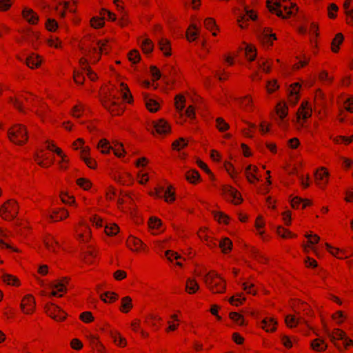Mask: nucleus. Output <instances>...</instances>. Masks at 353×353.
Instances as JSON below:
<instances>
[{"mask_svg":"<svg viewBox=\"0 0 353 353\" xmlns=\"http://www.w3.org/2000/svg\"><path fill=\"white\" fill-rule=\"evenodd\" d=\"M41 33L38 31L30 29L28 32V39L34 47L38 46V41L40 40Z\"/></svg>","mask_w":353,"mask_h":353,"instance_id":"31","label":"nucleus"},{"mask_svg":"<svg viewBox=\"0 0 353 353\" xmlns=\"http://www.w3.org/2000/svg\"><path fill=\"white\" fill-rule=\"evenodd\" d=\"M111 337L114 342L118 345L124 346L125 345V340L120 336V334L116 332H110Z\"/></svg>","mask_w":353,"mask_h":353,"instance_id":"51","label":"nucleus"},{"mask_svg":"<svg viewBox=\"0 0 353 353\" xmlns=\"http://www.w3.org/2000/svg\"><path fill=\"white\" fill-rule=\"evenodd\" d=\"M45 147L49 151L54 152L59 158L57 164L61 170H65L68 168L70 164L68 156L60 148L57 147L53 141L46 140Z\"/></svg>","mask_w":353,"mask_h":353,"instance_id":"4","label":"nucleus"},{"mask_svg":"<svg viewBox=\"0 0 353 353\" xmlns=\"http://www.w3.org/2000/svg\"><path fill=\"white\" fill-rule=\"evenodd\" d=\"M288 106L284 102H279L276 106V112L279 117V125L281 128H285L288 125L287 122L283 121L288 115Z\"/></svg>","mask_w":353,"mask_h":353,"instance_id":"18","label":"nucleus"},{"mask_svg":"<svg viewBox=\"0 0 353 353\" xmlns=\"http://www.w3.org/2000/svg\"><path fill=\"white\" fill-rule=\"evenodd\" d=\"M97 146L99 148H101L103 153L109 152L110 150H112L116 156L120 157L122 155L119 149L113 148L105 139L101 140Z\"/></svg>","mask_w":353,"mask_h":353,"instance_id":"26","label":"nucleus"},{"mask_svg":"<svg viewBox=\"0 0 353 353\" xmlns=\"http://www.w3.org/2000/svg\"><path fill=\"white\" fill-rule=\"evenodd\" d=\"M8 233L0 228V247L1 248L12 249L14 252H18V250L13 249L11 245L6 241L8 239Z\"/></svg>","mask_w":353,"mask_h":353,"instance_id":"29","label":"nucleus"},{"mask_svg":"<svg viewBox=\"0 0 353 353\" xmlns=\"http://www.w3.org/2000/svg\"><path fill=\"white\" fill-rule=\"evenodd\" d=\"M145 105H146L147 108L152 112H154L157 111V110L159 109L158 103L152 99L145 97Z\"/></svg>","mask_w":353,"mask_h":353,"instance_id":"45","label":"nucleus"},{"mask_svg":"<svg viewBox=\"0 0 353 353\" xmlns=\"http://www.w3.org/2000/svg\"><path fill=\"white\" fill-rule=\"evenodd\" d=\"M185 177L188 181L194 183L199 180L200 175L197 171L192 170L186 172Z\"/></svg>","mask_w":353,"mask_h":353,"instance_id":"46","label":"nucleus"},{"mask_svg":"<svg viewBox=\"0 0 353 353\" xmlns=\"http://www.w3.org/2000/svg\"><path fill=\"white\" fill-rule=\"evenodd\" d=\"M171 190L172 187H168L163 195L167 202L173 201L175 199L174 193Z\"/></svg>","mask_w":353,"mask_h":353,"instance_id":"56","label":"nucleus"},{"mask_svg":"<svg viewBox=\"0 0 353 353\" xmlns=\"http://www.w3.org/2000/svg\"><path fill=\"white\" fill-rule=\"evenodd\" d=\"M343 41V36L341 33H339L336 35L335 38L333 39L332 45V50L336 52L339 49V45Z\"/></svg>","mask_w":353,"mask_h":353,"instance_id":"48","label":"nucleus"},{"mask_svg":"<svg viewBox=\"0 0 353 353\" xmlns=\"http://www.w3.org/2000/svg\"><path fill=\"white\" fill-rule=\"evenodd\" d=\"M34 161L39 166L44 168H49L54 163V159L49 153L45 152L43 148L39 149L36 152Z\"/></svg>","mask_w":353,"mask_h":353,"instance_id":"9","label":"nucleus"},{"mask_svg":"<svg viewBox=\"0 0 353 353\" xmlns=\"http://www.w3.org/2000/svg\"><path fill=\"white\" fill-rule=\"evenodd\" d=\"M245 54L250 61H253L256 57V49L254 47L248 45L245 48Z\"/></svg>","mask_w":353,"mask_h":353,"instance_id":"54","label":"nucleus"},{"mask_svg":"<svg viewBox=\"0 0 353 353\" xmlns=\"http://www.w3.org/2000/svg\"><path fill=\"white\" fill-rule=\"evenodd\" d=\"M185 99L182 94L175 97V106L179 112L181 113L185 108Z\"/></svg>","mask_w":353,"mask_h":353,"instance_id":"42","label":"nucleus"},{"mask_svg":"<svg viewBox=\"0 0 353 353\" xmlns=\"http://www.w3.org/2000/svg\"><path fill=\"white\" fill-rule=\"evenodd\" d=\"M21 310L26 314H32L34 312L35 301L32 295L27 294L22 299Z\"/></svg>","mask_w":353,"mask_h":353,"instance_id":"14","label":"nucleus"},{"mask_svg":"<svg viewBox=\"0 0 353 353\" xmlns=\"http://www.w3.org/2000/svg\"><path fill=\"white\" fill-rule=\"evenodd\" d=\"M159 46L160 50L164 53L165 56H170V46L168 40L164 38H161L159 40Z\"/></svg>","mask_w":353,"mask_h":353,"instance_id":"33","label":"nucleus"},{"mask_svg":"<svg viewBox=\"0 0 353 353\" xmlns=\"http://www.w3.org/2000/svg\"><path fill=\"white\" fill-rule=\"evenodd\" d=\"M75 237L81 249L85 251L88 241V224L85 219H81L75 228Z\"/></svg>","mask_w":353,"mask_h":353,"instance_id":"6","label":"nucleus"},{"mask_svg":"<svg viewBox=\"0 0 353 353\" xmlns=\"http://www.w3.org/2000/svg\"><path fill=\"white\" fill-rule=\"evenodd\" d=\"M77 48L82 55L79 58L80 70H75L74 72V81L77 84H82L85 80V75H88V63L86 58L87 53V41L81 40L77 44Z\"/></svg>","mask_w":353,"mask_h":353,"instance_id":"2","label":"nucleus"},{"mask_svg":"<svg viewBox=\"0 0 353 353\" xmlns=\"http://www.w3.org/2000/svg\"><path fill=\"white\" fill-rule=\"evenodd\" d=\"M230 317L234 322H235L236 324L239 325H242L244 324V319L243 316H241L237 312H230Z\"/></svg>","mask_w":353,"mask_h":353,"instance_id":"52","label":"nucleus"},{"mask_svg":"<svg viewBox=\"0 0 353 353\" xmlns=\"http://www.w3.org/2000/svg\"><path fill=\"white\" fill-rule=\"evenodd\" d=\"M187 142L183 138H180L178 140H176L172 143V148L174 150H179L187 145Z\"/></svg>","mask_w":353,"mask_h":353,"instance_id":"55","label":"nucleus"},{"mask_svg":"<svg viewBox=\"0 0 353 353\" xmlns=\"http://www.w3.org/2000/svg\"><path fill=\"white\" fill-rule=\"evenodd\" d=\"M120 87H121V94L123 99L127 102H130L132 100V97L131 94H130V90H129L128 88L123 83H121Z\"/></svg>","mask_w":353,"mask_h":353,"instance_id":"44","label":"nucleus"},{"mask_svg":"<svg viewBox=\"0 0 353 353\" xmlns=\"http://www.w3.org/2000/svg\"><path fill=\"white\" fill-rule=\"evenodd\" d=\"M259 37L261 40H263L264 42L272 43L273 40L276 39V36L274 34H272L270 32L268 29L263 30L260 34Z\"/></svg>","mask_w":353,"mask_h":353,"instance_id":"32","label":"nucleus"},{"mask_svg":"<svg viewBox=\"0 0 353 353\" xmlns=\"http://www.w3.org/2000/svg\"><path fill=\"white\" fill-rule=\"evenodd\" d=\"M148 224L151 229H157L161 225V221L156 217H151Z\"/></svg>","mask_w":353,"mask_h":353,"instance_id":"64","label":"nucleus"},{"mask_svg":"<svg viewBox=\"0 0 353 353\" xmlns=\"http://www.w3.org/2000/svg\"><path fill=\"white\" fill-rule=\"evenodd\" d=\"M223 193L230 197L235 204H238L241 201V197L237 190L234 188L227 185L223 188Z\"/></svg>","mask_w":353,"mask_h":353,"instance_id":"22","label":"nucleus"},{"mask_svg":"<svg viewBox=\"0 0 353 353\" xmlns=\"http://www.w3.org/2000/svg\"><path fill=\"white\" fill-rule=\"evenodd\" d=\"M301 85L299 83H295L292 85L290 90V100L295 103L298 100V94Z\"/></svg>","mask_w":353,"mask_h":353,"instance_id":"36","label":"nucleus"},{"mask_svg":"<svg viewBox=\"0 0 353 353\" xmlns=\"http://www.w3.org/2000/svg\"><path fill=\"white\" fill-rule=\"evenodd\" d=\"M43 61V57L36 53H31L28 56L26 60V63L28 67L31 69L39 68Z\"/></svg>","mask_w":353,"mask_h":353,"instance_id":"19","label":"nucleus"},{"mask_svg":"<svg viewBox=\"0 0 353 353\" xmlns=\"http://www.w3.org/2000/svg\"><path fill=\"white\" fill-rule=\"evenodd\" d=\"M84 145V140L81 138H79L73 142L72 147L74 150H80V157L84 161L85 163L88 165V152L87 147H85Z\"/></svg>","mask_w":353,"mask_h":353,"instance_id":"17","label":"nucleus"},{"mask_svg":"<svg viewBox=\"0 0 353 353\" xmlns=\"http://www.w3.org/2000/svg\"><path fill=\"white\" fill-rule=\"evenodd\" d=\"M153 127L157 133L159 134H165L170 130V125L163 119H159L158 121L154 123Z\"/></svg>","mask_w":353,"mask_h":353,"instance_id":"23","label":"nucleus"},{"mask_svg":"<svg viewBox=\"0 0 353 353\" xmlns=\"http://www.w3.org/2000/svg\"><path fill=\"white\" fill-rule=\"evenodd\" d=\"M214 218L219 221L224 223H228L229 217L225 214L220 212H214Z\"/></svg>","mask_w":353,"mask_h":353,"instance_id":"63","label":"nucleus"},{"mask_svg":"<svg viewBox=\"0 0 353 353\" xmlns=\"http://www.w3.org/2000/svg\"><path fill=\"white\" fill-rule=\"evenodd\" d=\"M311 108L308 107L307 103H302L297 112V120L300 122L301 119L305 120L311 116Z\"/></svg>","mask_w":353,"mask_h":353,"instance_id":"25","label":"nucleus"},{"mask_svg":"<svg viewBox=\"0 0 353 353\" xmlns=\"http://www.w3.org/2000/svg\"><path fill=\"white\" fill-rule=\"evenodd\" d=\"M60 199L61 201L66 205H73L75 204L74 197L68 192H62L60 194Z\"/></svg>","mask_w":353,"mask_h":353,"instance_id":"39","label":"nucleus"},{"mask_svg":"<svg viewBox=\"0 0 353 353\" xmlns=\"http://www.w3.org/2000/svg\"><path fill=\"white\" fill-rule=\"evenodd\" d=\"M219 247L223 253H228L232 248V243L228 238H225L219 242Z\"/></svg>","mask_w":353,"mask_h":353,"instance_id":"40","label":"nucleus"},{"mask_svg":"<svg viewBox=\"0 0 353 353\" xmlns=\"http://www.w3.org/2000/svg\"><path fill=\"white\" fill-rule=\"evenodd\" d=\"M1 278L2 281L8 285L19 287L21 285L19 279L12 274L3 273Z\"/></svg>","mask_w":353,"mask_h":353,"instance_id":"24","label":"nucleus"},{"mask_svg":"<svg viewBox=\"0 0 353 353\" xmlns=\"http://www.w3.org/2000/svg\"><path fill=\"white\" fill-rule=\"evenodd\" d=\"M76 184L77 185L83 190H88V181L85 178H79L76 180Z\"/></svg>","mask_w":353,"mask_h":353,"instance_id":"60","label":"nucleus"},{"mask_svg":"<svg viewBox=\"0 0 353 353\" xmlns=\"http://www.w3.org/2000/svg\"><path fill=\"white\" fill-rule=\"evenodd\" d=\"M141 47L145 53H150L152 51L153 44L149 39H144L141 41Z\"/></svg>","mask_w":353,"mask_h":353,"instance_id":"50","label":"nucleus"},{"mask_svg":"<svg viewBox=\"0 0 353 353\" xmlns=\"http://www.w3.org/2000/svg\"><path fill=\"white\" fill-rule=\"evenodd\" d=\"M267 6L271 12L276 13L277 16L283 18H286L287 17H289L291 14H292V9H294L296 11H297L296 6L291 3V8H288L287 6H283V9L286 11L287 15L285 16L283 14L282 10H281V8L282 6L281 3V0H268Z\"/></svg>","mask_w":353,"mask_h":353,"instance_id":"7","label":"nucleus"},{"mask_svg":"<svg viewBox=\"0 0 353 353\" xmlns=\"http://www.w3.org/2000/svg\"><path fill=\"white\" fill-rule=\"evenodd\" d=\"M216 121V127L220 131L223 132L228 129L229 125L222 118H217Z\"/></svg>","mask_w":353,"mask_h":353,"instance_id":"61","label":"nucleus"},{"mask_svg":"<svg viewBox=\"0 0 353 353\" xmlns=\"http://www.w3.org/2000/svg\"><path fill=\"white\" fill-rule=\"evenodd\" d=\"M46 42L47 45L50 48H54L57 50L62 49L63 48V43L60 39L52 35L50 36L46 39Z\"/></svg>","mask_w":353,"mask_h":353,"instance_id":"30","label":"nucleus"},{"mask_svg":"<svg viewBox=\"0 0 353 353\" xmlns=\"http://www.w3.org/2000/svg\"><path fill=\"white\" fill-rule=\"evenodd\" d=\"M105 107L114 115H119L123 111V108L114 101V97L110 98L104 104Z\"/></svg>","mask_w":353,"mask_h":353,"instance_id":"21","label":"nucleus"},{"mask_svg":"<svg viewBox=\"0 0 353 353\" xmlns=\"http://www.w3.org/2000/svg\"><path fill=\"white\" fill-rule=\"evenodd\" d=\"M68 283L67 279L57 280L52 283V292L50 296H62L66 292V285Z\"/></svg>","mask_w":353,"mask_h":353,"instance_id":"15","label":"nucleus"},{"mask_svg":"<svg viewBox=\"0 0 353 353\" xmlns=\"http://www.w3.org/2000/svg\"><path fill=\"white\" fill-rule=\"evenodd\" d=\"M105 232L108 235H114L119 232V227L116 224H110L109 225H105Z\"/></svg>","mask_w":353,"mask_h":353,"instance_id":"58","label":"nucleus"},{"mask_svg":"<svg viewBox=\"0 0 353 353\" xmlns=\"http://www.w3.org/2000/svg\"><path fill=\"white\" fill-rule=\"evenodd\" d=\"M58 23L57 21L52 18H48L45 23L46 29L51 32H55L58 28Z\"/></svg>","mask_w":353,"mask_h":353,"instance_id":"41","label":"nucleus"},{"mask_svg":"<svg viewBox=\"0 0 353 353\" xmlns=\"http://www.w3.org/2000/svg\"><path fill=\"white\" fill-rule=\"evenodd\" d=\"M46 216L53 221H61L69 216V212L64 208L57 207L48 212Z\"/></svg>","mask_w":353,"mask_h":353,"instance_id":"13","label":"nucleus"},{"mask_svg":"<svg viewBox=\"0 0 353 353\" xmlns=\"http://www.w3.org/2000/svg\"><path fill=\"white\" fill-rule=\"evenodd\" d=\"M21 15L23 19L30 25L34 26L39 23V17L37 12L28 7H24Z\"/></svg>","mask_w":353,"mask_h":353,"instance_id":"16","label":"nucleus"},{"mask_svg":"<svg viewBox=\"0 0 353 353\" xmlns=\"http://www.w3.org/2000/svg\"><path fill=\"white\" fill-rule=\"evenodd\" d=\"M263 327L266 330L267 332L274 331L275 330V325L276 324L274 319L267 317L262 321Z\"/></svg>","mask_w":353,"mask_h":353,"instance_id":"35","label":"nucleus"},{"mask_svg":"<svg viewBox=\"0 0 353 353\" xmlns=\"http://www.w3.org/2000/svg\"><path fill=\"white\" fill-rule=\"evenodd\" d=\"M325 332L327 336L329 337L330 341L334 343V345L339 348V346L336 343V340H342L343 341V344L345 347L350 346L352 345L353 342L351 339H348L345 334L341 331L340 330L336 329L334 332L332 333L327 327H325Z\"/></svg>","mask_w":353,"mask_h":353,"instance_id":"11","label":"nucleus"},{"mask_svg":"<svg viewBox=\"0 0 353 353\" xmlns=\"http://www.w3.org/2000/svg\"><path fill=\"white\" fill-rule=\"evenodd\" d=\"M118 298V295L114 292H107L102 296L104 302L114 301Z\"/></svg>","mask_w":353,"mask_h":353,"instance_id":"62","label":"nucleus"},{"mask_svg":"<svg viewBox=\"0 0 353 353\" xmlns=\"http://www.w3.org/2000/svg\"><path fill=\"white\" fill-rule=\"evenodd\" d=\"M13 2V0H0V11H8L11 8Z\"/></svg>","mask_w":353,"mask_h":353,"instance_id":"53","label":"nucleus"},{"mask_svg":"<svg viewBox=\"0 0 353 353\" xmlns=\"http://www.w3.org/2000/svg\"><path fill=\"white\" fill-rule=\"evenodd\" d=\"M10 103L20 112H26V109H30L41 118H42V111L47 108L38 97L29 92H22L11 97Z\"/></svg>","mask_w":353,"mask_h":353,"instance_id":"1","label":"nucleus"},{"mask_svg":"<svg viewBox=\"0 0 353 353\" xmlns=\"http://www.w3.org/2000/svg\"><path fill=\"white\" fill-rule=\"evenodd\" d=\"M256 19V15L252 11L248 9L245 10V13L241 16L238 19V22L239 23V26L241 28H244L246 26V24H244V22L249 20H255Z\"/></svg>","mask_w":353,"mask_h":353,"instance_id":"28","label":"nucleus"},{"mask_svg":"<svg viewBox=\"0 0 353 353\" xmlns=\"http://www.w3.org/2000/svg\"><path fill=\"white\" fill-rule=\"evenodd\" d=\"M328 176V172L324 170V168H321L320 170L317 171L315 173L316 181L318 184H320V181H323L325 177Z\"/></svg>","mask_w":353,"mask_h":353,"instance_id":"57","label":"nucleus"},{"mask_svg":"<svg viewBox=\"0 0 353 353\" xmlns=\"http://www.w3.org/2000/svg\"><path fill=\"white\" fill-rule=\"evenodd\" d=\"M103 23V20L101 18L93 17L90 19V26H92L94 28L102 27Z\"/></svg>","mask_w":353,"mask_h":353,"instance_id":"59","label":"nucleus"},{"mask_svg":"<svg viewBox=\"0 0 353 353\" xmlns=\"http://www.w3.org/2000/svg\"><path fill=\"white\" fill-rule=\"evenodd\" d=\"M43 244L46 248L50 252H57L59 249V243L54 240V237L50 234L43 238Z\"/></svg>","mask_w":353,"mask_h":353,"instance_id":"20","label":"nucleus"},{"mask_svg":"<svg viewBox=\"0 0 353 353\" xmlns=\"http://www.w3.org/2000/svg\"><path fill=\"white\" fill-rule=\"evenodd\" d=\"M75 0L60 1L55 4L54 10L61 17H64L66 12H74L75 10Z\"/></svg>","mask_w":353,"mask_h":353,"instance_id":"12","label":"nucleus"},{"mask_svg":"<svg viewBox=\"0 0 353 353\" xmlns=\"http://www.w3.org/2000/svg\"><path fill=\"white\" fill-rule=\"evenodd\" d=\"M46 312L49 316L57 321H63L67 316L66 313L62 309L53 303L46 304Z\"/></svg>","mask_w":353,"mask_h":353,"instance_id":"10","label":"nucleus"},{"mask_svg":"<svg viewBox=\"0 0 353 353\" xmlns=\"http://www.w3.org/2000/svg\"><path fill=\"white\" fill-rule=\"evenodd\" d=\"M311 345L312 348L316 351H323L327 348V344L324 342L323 340L317 339L314 340Z\"/></svg>","mask_w":353,"mask_h":353,"instance_id":"43","label":"nucleus"},{"mask_svg":"<svg viewBox=\"0 0 353 353\" xmlns=\"http://www.w3.org/2000/svg\"><path fill=\"white\" fill-rule=\"evenodd\" d=\"M19 205L14 199H8L0 207V216L5 221H12L17 216Z\"/></svg>","mask_w":353,"mask_h":353,"instance_id":"5","label":"nucleus"},{"mask_svg":"<svg viewBox=\"0 0 353 353\" xmlns=\"http://www.w3.org/2000/svg\"><path fill=\"white\" fill-rule=\"evenodd\" d=\"M205 282L208 288L216 293H221L225 290V285L219 276L214 272L208 273L205 276Z\"/></svg>","mask_w":353,"mask_h":353,"instance_id":"8","label":"nucleus"},{"mask_svg":"<svg viewBox=\"0 0 353 353\" xmlns=\"http://www.w3.org/2000/svg\"><path fill=\"white\" fill-rule=\"evenodd\" d=\"M127 245L131 250H138L143 243L141 240L132 236L128 239Z\"/></svg>","mask_w":353,"mask_h":353,"instance_id":"34","label":"nucleus"},{"mask_svg":"<svg viewBox=\"0 0 353 353\" xmlns=\"http://www.w3.org/2000/svg\"><path fill=\"white\" fill-rule=\"evenodd\" d=\"M132 299L129 296H125L122 299L121 311L123 312H128L130 308H132Z\"/></svg>","mask_w":353,"mask_h":353,"instance_id":"49","label":"nucleus"},{"mask_svg":"<svg viewBox=\"0 0 353 353\" xmlns=\"http://www.w3.org/2000/svg\"><path fill=\"white\" fill-rule=\"evenodd\" d=\"M90 347L92 346V348L96 349L98 352H102L103 349V345L98 341V339L96 336L90 333Z\"/></svg>","mask_w":353,"mask_h":353,"instance_id":"37","label":"nucleus"},{"mask_svg":"<svg viewBox=\"0 0 353 353\" xmlns=\"http://www.w3.org/2000/svg\"><path fill=\"white\" fill-rule=\"evenodd\" d=\"M185 288L186 290L188 291L190 294H191L194 293L199 289V285L194 280L188 279Z\"/></svg>","mask_w":353,"mask_h":353,"instance_id":"47","label":"nucleus"},{"mask_svg":"<svg viewBox=\"0 0 353 353\" xmlns=\"http://www.w3.org/2000/svg\"><path fill=\"white\" fill-rule=\"evenodd\" d=\"M8 137L11 142L22 145L28 139L27 128L24 125L14 124L8 129Z\"/></svg>","mask_w":353,"mask_h":353,"instance_id":"3","label":"nucleus"},{"mask_svg":"<svg viewBox=\"0 0 353 353\" xmlns=\"http://www.w3.org/2000/svg\"><path fill=\"white\" fill-rule=\"evenodd\" d=\"M285 323L288 327H293L301 323H307V321L301 316L288 315L285 317Z\"/></svg>","mask_w":353,"mask_h":353,"instance_id":"27","label":"nucleus"},{"mask_svg":"<svg viewBox=\"0 0 353 353\" xmlns=\"http://www.w3.org/2000/svg\"><path fill=\"white\" fill-rule=\"evenodd\" d=\"M310 204V201L309 200L302 199L301 198L298 196H295L291 200V205L292 207L294 208H299L300 205H302V207L304 208Z\"/></svg>","mask_w":353,"mask_h":353,"instance_id":"38","label":"nucleus"}]
</instances>
